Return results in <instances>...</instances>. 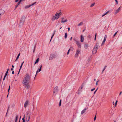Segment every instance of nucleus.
<instances>
[{
  "instance_id": "nucleus-1",
  "label": "nucleus",
  "mask_w": 122,
  "mask_h": 122,
  "mask_svg": "<svg viewBox=\"0 0 122 122\" xmlns=\"http://www.w3.org/2000/svg\"><path fill=\"white\" fill-rule=\"evenodd\" d=\"M30 79L29 75L27 73L25 75L22 82L23 85L26 88L28 89H29L30 88L29 84Z\"/></svg>"
},
{
  "instance_id": "nucleus-2",
  "label": "nucleus",
  "mask_w": 122,
  "mask_h": 122,
  "mask_svg": "<svg viewBox=\"0 0 122 122\" xmlns=\"http://www.w3.org/2000/svg\"><path fill=\"white\" fill-rule=\"evenodd\" d=\"M61 14V12L58 13L57 12L55 15L53 16L52 19V21H54L55 20H57L59 18Z\"/></svg>"
},
{
  "instance_id": "nucleus-3",
  "label": "nucleus",
  "mask_w": 122,
  "mask_h": 122,
  "mask_svg": "<svg viewBox=\"0 0 122 122\" xmlns=\"http://www.w3.org/2000/svg\"><path fill=\"white\" fill-rule=\"evenodd\" d=\"M25 19V16H23L21 18L20 23L19 24V25L21 27L24 25Z\"/></svg>"
},
{
  "instance_id": "nucleus-4",
  "label": "nucleus",
  "mask_w": 122,
  "mask_h": 122,
  "mask_svg": "<svg viewBox=\"0 0 122 122\" xmlns=\"http://www.w3.org/2000/svg\"><path fill=\"white\" fill-rule=\"evenodd\" d=\"M99 45V43L97 42L96 43V45L94 47L92 51V53L93 54H95L97 52V47Z\"/></svg>"
},
{
  "instance_id": "nucleus-5",
  "label": "nucleus",
  "mask_w": 122,
  "mask_h": 122,
  "mask_svg": "<svg viewBox=\"0 0 122 122\" xmlns=\"http://www.w3.org/2000/svg\"><path fill=\"white\" fill-rule=\"evenodd\" d=\"M84 83H83L81 85V86L79 88L77 92V93L78 94H79L81 93V92H82L81 90L83 88V87L84 86Z\"/></svg>"
},
{
  "instance_id": "nucleus-6",
  "label": "nucleus",
  "mask_w": 122,
  "mask_h": 122,
  "mask_svg": "<svg viewBox=\"0 0 122 122\" xmlns=\"http://www.w3.org/2000/svg\"><path fill=\"white\" fill-rule=\"evenodd\" d=\"M30 113L29 114L28 112H27V118L26 119V121L27 122H28L29 121L30 117Z\"/></svg>"
},
{
  "instance_id": "nucleus-7",
  "label": "nucleus",
  "mask_w": 122,
  "mask_h": 122,
  "mask_svg": "<svg viewBox=\"0 0 122 122\" xmlns=\"http://www.w3.org/2000/svg\"><path fill=\"white\" fill-rule=\"evenodd\" d=\"M55 54H51L50 56L49 59L50 60H52L53 59V58H55Z\"/></svg>"
},
{
  "instance_id": "nucleus-8",
  "label": "nucleus",
  "mask_w": 122,
  "mask_h": 122,
  "mask_svg": "<svg viewBox=\"0 0 122 122\" xmlns=\"http://www.w3.org/2000/svg\"><path fill=\"white\" fill-rule=\"evenodd\" d=\"M58 91V87L57 86L55 87L54 88V91L53 92V94L56 92H57Z\"/></svg>"
},
{
  "instance_id": "nucleus-9",
  "label": "nucleus",
  "mask_w": 122,
  "mask_h": 122,
  "mask_svg": "<svg viewBox=\"0 0 122 122\" xmlns=\"http://www.w3.org/2000/svg\"><path fill=\"white\" fill-rule=\"evenodd\" d=\"M80 53V51L79 50H77V51L76 52V54H75V57H77L78 56V54Z\"/></svg>"
},
{
  "instance_id": "nucleus-10",
  "label": "nucleus",
  "mask_w": 122,
  "mask_h": 122,
  "mask_svg": "<svg viewBox=\"0 0 122 122\" xmlns=\"http://www.w3.org/2000/svg\"><path fill=\"white\" fill-rule=\"evenodd\" d=\"M36 3V2H35L34 3H33L31 5H27V6H26L25 7V9L28 8H29V7H30L31 6H32L34 4H35Z\"/></svg>"
},
{
  "instance_id": "nucleus-11",
  "label": "nucleus",
  "mask_w": 122,
  "mask_h": 122,
  "mask_svg": "<svg viewBox=\"0 0 122 122\" xmlns=\"http://www.w3.org/2000/svg\"><path fill=\"white\" fill-rule=\"evenodd\" d=\"M29 103V101L28 100H26V102H25V104H24V107L25 108L26 107H27V105Z\"/></svg>"
},
{
  "instance_id": "nucleus-12",
  "label": "nucleus",
  "mask_w": 122,
  "mask_h": 122,
  "mask_svg": "<svg viewBox=\"0 0 122 122\" xmlns=\"http://www.w3.org/2000/svg\"><path fill=\"white\" fill-rule=\"evenodd\" d=\"M120 7L117 9L115 11V14H117L120 11Z\"/></svg>"
},
{
  "instance_id": "nucleus-13",
  "label": "nucleus",
  "mask_w": 122,
  "mask_h": 122,
  "mask_svg": "<svg viewBox=\"0 0 122 122\" xmlns=\"http://www.w3.org/2000/svg\"><path fill=\"white\" fill-rule=\"evenodd\" d=\"M81 40L80 41L81 42H83L84 41V37L82 35H81Z\"/></svg>"
},
{
  "instance_id": "nucleus-14",
  "label": "nucleus",
  "mask_w": 122,
  "mask_h": 122,
  "mask_svg": "<svg viewBox=\"0 0 122 122\" xmlns=\"http://www.w3.org/2000/svg\"><path fill=\"white\" fill-rule=\"evenodd\" d=\"M5 13V11L2 9L0 10V15L4 14Z\"/></svg>"
},
{
  "instance_id": "nucleus-15",
  "label": "nucleus",
  "mask_w": 122,
  "mask_h": 122,
  "mask_svg": "<svg viewBox=\"0 0 122 122\" xmlns=\"http://www.w3.org/2000/svg\"><path fill=\"white\" fill-rule=\"evenodd\" d=\"M62 20H61V22L62 23H64L66 22L67 21V19H65L64 20H63L64 19V17H62L61 18Z\"/></svg>"
},
{
  "instance_id": "nucleus-16",
  "label": "nucleus",
  "mask_w": 122,
  "mask_h": 122,
  "mask_svg": "<svg viewBox=\"0 0 122 122\" xmlns=\"http://www.w3.org/2000/svg\"><path fill=\"white\" fill-rule=\"evenodd\" d=\"M76 44L77 45L78 47L81 48V44L79 42L77 41H76Z\"/></svg>"
},
{
  "instance_id": "nucleus-17",
  "label": "nucleus",
  "mask_w": 122,
  "mask_h": 122,
  "mask_svg": "<svg viewBox=\"0 0 122 122\" xmlns=\"http://www.w3.org/2000/svg\"><path fill=\"white\" fill-rule=\"evenodd\" d=\"M87 108H85L81 112V114L82 115L86 112V111L87 109Z\"/></svg>"
},
{
  "instance_id": "nucleus-18",
  "label": "nucleus",
  "mask_w": 122,
  "mask_h": 122,
  "mask_svg": "<svg viewBox=\"0 0 122 122\" xmlns=\"http://www.w3.org/2000/svg\"><path fill=\"white\" fill-rule=\"evenodd\" d=\"M41 68H39V69H38V70H37V71L36 72V75H35V77L36 76V75H37V73L38 72H39L41 71Z\"/></svg>"
},
{
  "instance_id": "nucleus-19",
  "label": "nucleus",
  "mask_w": 122,
  "mask_h": 122,
  "mask_svg": "<svg viewBox=\"0 0 122 122\" xmlns=\"http://www.w3.org/2000/svg\"><path fill=\"white\" fill-rule=\"evenodd\" d=\"M84 47L86 49H87L88 47V46L87 44H84Z\"/></svg>"
},
{
  "instance_id": "nucleus-20",
  "label": "nucleus",
  "mask_w": 122,
  "mask_h": 122,
  "mask_svg": "<svg viewBox=\"0 0 122 122\" xmlns=\"http://www.w3.org/2000/svg\"><path fill=\"white\" fill-rule=\"evenodd\" d=\"M8 72H7V71H6V73H5V75H4V78H3V81L4 80H5V77H6V76L7 75V74H8Z\"/></svg>"
},
{
  "instance_id": "nucleus-21",
  "label": "nucleus",
  "mask_w": 122,
  "mask_h": 122,
  "mask_svg": "<svg viewBox=\"0 0 122 122\" xmlns=\"http://www.w3.org/2000/svg\"><path fill=\"white\" fill-rule=\"evenodd\" d=\"M39 61V58H38L36 61L35 62L34 64L35 65L36 63H37Z\"/></svg>"
},
{
  "instance_id": "nucleus-22",
  "label": "nucleus",
  "mask_w": 122,
  "mask_h": 122,
  "mask_svg": "<svg viewBox=\"0 0 122 122\" xmlns=\"http://www.w3.org/2000/svg\"><path fill=\"white\" fill-rule=\"evenodd\" d=\"M106 40L104 39L103 41H102V43L101 45V46H102L104 44Z\"/></svg>"
},
{
  "instance_id": "nucleus-23",
  "label": "nucleus",
  "mask_w": 122,
  "mask_h": 122,
  "mask_svg": "<svg viewBox=\"0 0 122 122\" xmlns=\"http://www.w3.org/2000/svg\"><path fill=\"white\" fill-rule=\"evenodd\" d=\"M106 40L104 39L103 41H102V43L101 45V46H102L104 44Z\"/></svg>"
},
{
  "instance_id": "nucleus-24",
  "label": "nucleus",
  "mask_w": 122,
  "mask_h": 122,
  "mask_svg": "<svg viewBox=\"0 0 122 122\" xmlns=\"http://www.w3.org/2000/svg\"><path fill=\"white\" fill-rule=\"evenodd\" d=\"M20 4V3L19 2L17 4L15 5V10L18 6V5Z\"/></svg>"
},
{
  "instance_id": "nucleus-25",
  "label": "nucleus",
  "mask_w": 122,
  "mask_h": 122,
  "mask_svg": "<svg viewBox=\"0 0 122 122\" xmlns=\"http://www.w3.org/2000/svg\"><path fill=\"white\" fill-rule=\"evenodd\" d=\"M67 33L66 32L65 33V36H64V38H65L66 39L67 37Z\"/></svg>"
},
{
  "instance_id": "nucleus-26",
  "label": "nucleus",
  "mask_w": 122,
  "mask_h": 122,
  "mask_svg": "<svg viewBox=\"0 0 122 122\" xmlns=\"http://www.w3.org/2000/svg\"><path fill=\"white\" fill-rule=\"evenodd\" d=\"M55 30H54V32L53 33V35H52V37H51V39L50 40V41H51V40L52 38H53V37L54 35L55 34Z\"/></svg>"
},
{
  "instance_id": "nucleus-27",
  "label": "nucleus",
  "mask_w": 122,
  "mask_h": 122,
  "mask_svg": "<svg viewBox=\"0 0 122 122\" xmlns=\"http://www.w3.org/2000/svg\"><path fill=\"white\" fill-rule=\"evenodd\" d=\"M18 118V115H17L15 117V122H17Z\"/></svg>"
},
{
  "instance_id": "nucleus-28",
  "label": "nucleus",
  "mask_w": 122,
  "mask_h": 122,
  "mask_svg": "<svg viewBox=\"0 0 122 122\" xmlns=\"http://www.w3.org/2000/svg\"><path fill=\"white\" fill-rule=\"evenodd\" d=\"M73 47H72L71 46L70 47V48L69 49L70 50V51H72L73 50Z\"/></svg>"
},
{
  "instance_id": "nucleus-29",
  "label": "nucleus",
  "mask_w": 122,
  "mask_h": 122,
  "mask_svg": "<svg viewBox=\"0 0 122 122\" xmlns=\"http://www.w3.org/2000/svg\"><path fill=\"white\" fill-rule=\"evenodd\" d=\"M83 23L82 22H81L78 25V26H81L83 25Z\"/></svg>"
},
{
  "instance_id": "nucleus-30",
  "label": "nucleus",
  "mask_w": 122,
  "mask_h": 122,
  "mask_svg": "<svg viewBox=\"0 0 122 122\" xmlns=\"http://www.w3.org/2000/svg\"><path fill=\"white\" fill-rule=\"evenodd\" d=\"M22 65H21L20 67V69H19V71H18V74H19V72H20V70H21V69L22 67Z\"/></svg>"
},
{
  "instance_id": "nucleus-31",
  "label": "nucleus",
  "mask_w": 122,
  "mask_h": 122,
  "mask_svg": "<svg viewBox=\"0 0 122 122\" xmlns=\"http://www.w3.org/2000/svg\"><path fill=\"white\" fill-rule=\"evenodd\" d=\"M109 12V11H107L106 13H105L103 15H102V17H103L105 15L107 14V13H108V12Z\"/></svg>"
},
{
  "instance_id": "nucleus-32",
  "label": "nucleus",
  "mask_w": 122,
  "mask_h": 122,
  "mask_svg": "<svg viewBox=\"0 0 122 122\" xmlns=\"http://www.w3.org/2000/svg\"><path fill=\"white\" fill-rule=\"evenodd\" d=\"M107 66H105L104 68L103 69V70H102V73H103V71H104V70H105V69H106V67H107Z\"/></svg>"
},
{
  "instance_id": "nucleus-33",
  "label": "nucleus",
  "mask_w": 122,
  "mask_h": 122,
  "mask_svg": "<svg viewBox=\"0 0 122 122\" xmlns=\"http://www.w3.org/2000/svg\"><path fill=\"white\" fill-rule=\"evenodd\" d=\"M36 44H35L34 46V49L33 51V53H34V52H35V48H36Z\"/></svg>"
},
{
  "instance_id": "nucleus-34",
  "label": "nucleus",
  "mask_w": 122,
  "mask_h": 122,
  "mask_svg": "<svg viewBox=\"0 0 122 122\" xmlns=\"http://www.w3.org/2000/svg\"><path fill=\"white\" fill-rule=\"evenodd\" d=\"M95 4V3H93L90 6V7H92L94 6V5Z\"/></svg>"
},
{
  "instance_id": "nucleus-35",
  "label": "nucleus",
  "mask_w": 122,
  "mask_h": 122,
  "mask_svg": "<svg viewBox=\"0 0 122 122\" xmlns=\"http://www.w3.org/2000/svg\"><path fill=\"white\" fill-rule=\"evenodd\" d=\"M118 32V31H117L115 33V34H114V35L113 36V37H114L115 36V35L117 34V33Z\"/></svg>"
},
{
  "instance_id": "nucleus-36",
  "label": "nucleus",
  "mask_w": 122,
  "mask_h": 122,
  "mask_svg": "<svg viewBox=\"0 0 122 122\" xmlns=\"http://www.w3.org/2000/svg\"><path fill=\"white\" fill-rule=\"evenodd\" d=\"M9 108H10V106H8V109H7V113H6V115H5V116L6 117H7V113H8V110L9 109Z\"/></svg>"
},
{
  "instance_id": "nucleus-37",
  "label": "nucleus",
  "mask_w": 122,
  "mask_h": 122,
  "mask_svg": "<svg viewBox=\"0 0 122 122\" xmlns=\"http://www.w3.org/2000/svg\"><path fill=\"white\" fill-rule=\"evenodd\" d=\"M61 99L60 101L59 102V106H60L61 105Z\"/></svg>"
},
{
  "instance_id": "nucleus-38",
  "label": "nucleus",
  "mask_w": 122,
  "mask_h": 122,
  "mask_svg": "<svg viewBox=\"0 0 122 122\" xmlns=\"http://www.w3.org/2000/svg\"><path fill=\"white\" fill-rule=\"evenodd\" d=\"M96 36H97V33H96L95 34V38H94V40H96Z\"/></svg>"
},
{
  "instance_id": "nucleus-39",
  "label": "nucleus",
  "mask_w": 122,
  "mask_h": 122,
  "mask_svg": "<svg viewBox=\"0 0 122 122\" xmlns=\"http://www.w3.org/2000/svg\"><path fill=\"white\" fill-rule=\"evenodd\" d=\"M10 86H9V88H8V93H9V90H10Z\"/></svg>"
},
{
  "instance_id": "nucleus-40",
  "label": "nucleus",
  "mask_w": 122,
  "mask_h": 122,
  "mask_svg": "<svg viewBox=\"0 0 122 122\" xmlns=\"http://www.w3.org/2000/svg\"><path fill=\"white\" fill-rule=\"evenodd\" d=\"M96 117H97L96 114V115L94 117V121H95L96 120Z\"/></svg>"
},
{
  "instance_id": "nucleus-41",
  "label": "nucleus",
  "mask_w": 122,
  "mask_h": 122,
  "mask_svg": "<svg viewBox=\"0 0 122 122\" xmlns=\"http://www.w3.org/2000/svg\"><path fill=\"white\" fill-rule=\"evenodd\" d=\"M70 51V50H68V52H67V55H68L69 54Z\"/></svg>"
},
{
  "instance_id": "nucleus-42",
  "label": "nucleus",
  "mask_w": 122,
  "mask_h": 122,
  "mask_svg": "<svg viewBox=\"0 0 122 122\" xmlns=\"http://www.w3.org/2000/svg\"><path fill=\"white\" fill-rule=\"evenodd\" d=\"M25 0H19V2L20 3L22 1H25Z\"/></svg>"
},
{
  "instance_id": "nucleus-43",
  "label": "nucleus",
  "mask_w": 122,
  "mask_h": 122,
  "mask_svg": "<svg viewBox=\"0 0 122 122\" xmlns=\"http://www.w3.org/2000/svg\"><path fill=\"white\" fill-rule=\"evenodd\" d=\"M107 35H105V37H104V39L106 40V39H107Z\"/></svg>"
},
{
  "instance_id": "nucleus-44",
  "label": "nucleus",
  "mask_w": 122,
  "mask_h": 122,
  "mask_svg": "<svg viewBox=\"0 0 122 122\" xmlns=\"http://www.w3.org/2000/svg\"><path fill=\"white\" fill-rule=\"evenodd\" d=\"M19 57H18V56H17L16 59L15 61H16L18 59Z\"/></svg>"
},
{
  "instance_id": "nucleus-45",
  "label": "nucleus",
  "mask_w": 122,
  "mask_h": 122,
  "mask_svg": "<svg viewBox=\"0 0 122 122\" xmlns=\"http://www.w3.org/2000/svg\"><path fill=\"white\" fill-rule=\"evenodd\" d=\"M89 38H91V36L90 35H89L87 36Z\"/></svg>"
},
{
  "instance_id": "nucleus-46",
  "label": "nucleus",
  "mask_w": 122,
  "mask_h": 122,
  "mask_svg": "<svg viewBox=\"0 0 122 122\" xmlns=\"http://www.w3.org/2000/svg\"><path fill=\"white\" fill-rule=\"evenodd\" d=\"M117 100L116 101V102L115 103V106H116V105H117Z\"/></svg>"
},
{
  "instance_id": "nucleus-47",
  "label": "nucleus",
  "mask_w": 122,
  "mask_h": 122,
  "mask_svg": "<svg viewBox=\"0 0 122 122\" xmlns=\"http://www.w3.org/2000/svg\"><path fill=\"white\" fill-rule=\"evenodd\" d=\"M98 88H97L96 90L94 92V94H95V93L96 92V91H97V90H98Z\"/></svg>"
},
{
  "instance_id": "nucleus-48",
  "label": "nucleus",
  "mask_w": 122,
  "mask_h": 122,
  "mask_svg": "<svg viewBox=\"0 0 122 122\" xmlns=\"http://www.w3.org/2000/svg\"><path fill=\"white\" fill-rule=\"evenodd\" d=\"M73 40H74L76 42V41H76V39L75 38H74Z\"/></svg>"
},
{
  "instance_id": "nucleus-49",
  "label": "nucleus",
  "mask_w": 122,
  "mask_h": 122,
  "mask_svg": "<svg viewBox=\"0 0 122 122\" xmlns=\"http://www.w3.org/2000/svg\"><path fill=\"white\" fill-rule=\"evenodd\" d=\"M99 81V80H98V81H97L96 82V85H98V83H98V82Z\"/></svg>"
},
{
  "instance_id": "nucleus-50",
  "label": "nucleus",
  "mask_w": 122,
  "mask_h": 122,
  "mask_svg": "<svg viewBox=\"0 0 122 122\" xmlns=\"http://www.w3.org/2000/svg\"><path fill=\"white\" fill-rule=\"evenodd\" d=\"M95 88H94L93 89H92L91 90V91L92 92L94 90H95Z\"/></svg>"
},
{
  "instance_id": "nucleus-51",
  "label": "nucleus",
  "mask_w": 122,
  "mask_h": 122,
  "mask_svg": "<svg viewBox=\"0 0 122 122\" xmlns=\"http://www.w3.org/2000/svg\"><path fill=\"white\" fill-rule=\"evenodd\" d=\"M115 1L117 3V4H118V1L117 0H115Z\"/></svg>"
},
{
  "instance_id": "nucleus-52",
  "label": "nucleus",
  "mask_w": 122,
  "mask_h": 122,
  "mask_svg": "<svg viewBox=\"0 0 122 122\" xmlns=\"http://www.w3.org/2000/svg\"><path fill=\"white\" fill-rule=\"evenodd\" d=\"M20 52L18 54V56H18V57H19V56L20 55Z\"/></svg>"
},
{
  "instance_id": "nucleus-53",
  "label": "nucleus",
  "mask_w": 122,
  "mask_h": 122,
  "mask_svg": "<svg viewBox=\"0 0 122 122\" xmlns=\"http://www.w3.org/2000/svg\"><path fill=\"white\" fill-rule=\"evenodd\" d=\"M67 29H68V31H69L70 30V28L69 27H68Z\"/></svg>"
},
{
  "instance_id": "nucleus-54",
  "label": "nucleus",
  "mask_w": 122,
  "mask_h": 122,
  "mask_svg": "<svg viewBox=\"0 0 122 122\" xmlns=\"http://www.w3.org/2000/svg\"><path fill=\"white\" fill-rule=\"evenodd\" d=\"M24 62V61L23 62H22L21 63V65H22V66H23V64Z\"/></svg>"
},
{
  "instance_id": "nucleus-55",
  "label": "nucleus",
  "mask_w": 122,
  "mask_h": 122,
  "mask_svg": "<svg viewBox=\"0 0 122 122\" xmlns=\"http://www.w3.org/2000/svg\"><path fill=\"white\" fill-rule=\"evenodd\" d=\"M72 38H73L72 37H71L70 39V41H71L72 40Z\"/></svg>"
},
{
  "instance_id": "nucleus-56",
  "label": "nucleus",
  "mask_w": 122,
  "mask_h": 122,
  "mask_svg": "<svg viewBox=\"0 0 122 122\" xmlns=\"http://www.w3.org/2000/svg\"><path fill=\"white\" fill-rule=\"evenodd\" d=\"M42 67V65H41L40 66V68H41V69Z\"/></svg>"
},
{
  "instance_id": "nucleus-57",
  "label": "nucleus",
  "mask_w": 122,
  "mask_h": 122,
  "mask_svg": "<svg viewBox=\"0 0 122 122\" xmlns=\"http://www.w3.org/2000/svg\"><path fill=\"white\" fill-rule=\"evenodd\" d=\"M18 0H16L15 1V2H18Z\"/></svg>"
},
{
  "instance_id": "nucleus-58",
  "label": "nucleus",
  "mask_w": 122,
  "mask_h": 122,
  "mask_svg": "<svg viewBox=\"0 0 122 122\" xmlns=\"http://www.w3.org/2000/svg\"><path fill=\"white\" fill-rule=\"evenodd\" d=\"M21 118V116H20L19 118V121H20Z\"/></svg>"
},
{
  "instance_id": "nucleus-59",
  "label": "nucleus",
  "mask_w": 122,
  "mask_h": 122,
  "mask_svg": "<svg viewBox=\"0 0 122 122\" xmlns=\"http://www.w3.org/2000/svg\"><path fill=\"white\" fill-rule=\"evenodd\" d=\"M25 118H23L22 119V120L23 121V120L25 121Z\"/></svg>"
},
{
  "instance_id": "nucleus-60",
  "label": "nucleus",
  "mask_w": 122,
  "mask_h": 122,
  "mask_svg": "<svg viewBox=\"0 0 122 122\" xmlns=\"http://www.w3.org/2000/svg\"><path fill=\"white\" fill-rule=\"evenodd\" d=\"M12 73L13 74L14 73V71H13L12 72Z\"/></svg>"
},
{
  "instance_id": "nucleus-61",
  "label": "nucleus",
  "mask_w": 122,
  "mask_h": 122,
  "mask_svg": "<svg viewBox=\"0 0 122 122\" xmlns=\"http://www.w3.org/2000/svg\"><path fill=\"white\" fill-rule=\"evenodd\" d=\"M121 93H122V92H120V93L119 94V95H120L121 94Z\"/></svg>"
},
{
  "instance_id": "nucleus-62",
  "label": "nucleus",
  "mask_w": 122,
  "mask_h": 122,
  "mask_svg": "<svg viewBox=\"0 0 122 122\" xmlns=\"http://www.w3.org/2000/svg\"><path fill=\"white\" fill-rule=\"evenodd\" d=\"M25 118V115H24V116H23V118Z\"/></svg>"
},
{
  "instance_id": "nucleus-63",
  "label": "nucleus",
  "mask_w": 122,
  "mask_h": 122,
  "mask_svg": "<svg viewBox=\"0 0 122 122\" xmlns=\"http://www.w3.org/2000/svg\"><path fill=\"white\" fill-rule=\"evenodd\" d=\"M9 70V69L8 68V69H7V70L6 71L8 72V71Z\"/></svg>"
},
{
  "instance_id": "nucleus-64",
  "label": "nucleus",
  "mask_w": 122,
  "mask_h": 122,
  "mask_svg": "<svg viewBox=\"0 0 122 122\" xmlns=\"http://www.w3.org/2000/svg\"><path fill=\"white\" fill-rule=\"evenodd\" d=\"M13 70V68H11V70L12 71Z\"/></svg>"
}]
</instances>
